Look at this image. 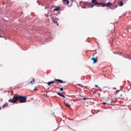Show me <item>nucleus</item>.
Segmentation results:
<instances>
[{
	"mask_svg": "<svg viewBox=\"0 0 131 131\" xmlns=\"http://www.w3.org/2000/svg\"><path fill=\"white\" fill-rule=\"evenodd\" d=\"M60 10V7H57L56 8L54 9V11H56L57 12H58V11H59Z\"/></svg>",
	"mask_w": 131,
	"mask_h": 131,
	"instance_id": "ddd939ff",
	"label": "nucleus"
},
{
	"mask_svg": "<svg viewBox=\"0 0 131 131\" xmlns=\"http://www.w3.org/2000/svg\"><path fill=\"white\" fill-rule=\"evenodd\" d=\"M0 37H2V36H0Z\"/></svg>",
	"mask_w": 131,
	"mask_h": 131,
	"instance_id": "c85d7f7f",
	"label": "nucleus"
},
{
	"mask_svg": "<svg viewBox=\"0 0 131 131\" xmlns=\"http://www.w3.org/2000/svg\"><path fill=\"white\" fill-rule=\"evenodd\" d=\"M101 7H111L112 6V3L111 2H108L106 4L104 3H101Z\"/></svg>",
	"mask_w": 131,
	"mask_h": 131,
	"instance_id": "f03ea898",
	"label": "nucleus"
},
{
	"mask_svg": "<svg viewBox=\"0 0 131 131\" xmlns=\"http://www.w3.org/2000/svg\"><path fill=\"white\" fill-rule=\"evenodd\" d=\"M122 96V95H121V97Z\"/></svg>",
	"mask_w": 131,
	"mask_h": 131,
	"instance_id": "cd10ccee",
	"label": "nucleus"
},
{
	"mask_svg": "<svg viewBox=\"0 0 131 131\" xmlns=\"http://www.w3.org/2000/svg\"><path fill=\"white\" fill-rule=\"evenodd\" d=\"M51 83H55V81H51Z\"/></svg>",
	"mask_w": 131,
	"mask_h": 131,
	"instance_id": "4be33fe9",
	"label": "nucleus"
},
{
	"mask_svg": "<svg viewBox=\"0 0 131 131\" xmlns=\"http://www.w3.org/2000/svg\"><path fill=\"white\" fill-rule=\"evenodd\" d=\"M61 97H62V98H65V96L63 95H62Z\"/></svg>",
	"mask_w": 131,
	"mask_h": 131,
	"instance_id": "b1692460",
	"label": "nucleus"
},
{
	"mask_svg": "<svg viewBox=\"0 0 131 131\" xmlns=\"http://www.w3.org/2000/svg\"><path fill=\"white\" fill-rule=\"evenodd\" d=\"M102 104L103 105H106V104H107V102H102Z\"/></svg>",
	"mask_w": 131,
	"mask_h": 131,
	"instance_id": "aec40b11",
	"label": "nucleus"
},
{
	"mask_svg": "<svg viewBox=\"0 0 131 131\" xmlns=\"http://www.w3.org/2000/svg\"><path fill=\"white\" fill-rule=\"evenodd\" d=\"M92 3L94 4L96 6H98V7H101V6L102 5V4H102V2L98 3L97 0H92Z\"/></svg>",
	"mask_w": 131,
	"mask_h": 131,
	"instance_id": "20e7f679",
	"label": "nucleus"
},
{
	"mask_svg": "<svg viewBox=\"0 0 131 131\" xmlns=\"http://www.w3.org/2000/svg\"><path fill=\"white\" fill-rule=\"evenodd\" d=\"M26 100H27V97L20 96L16 94L14 95L12 99L9 100L8 102L9 103H13V104H15L18 101H19V103H26Z\"/></svg>",
	"mask_w": 131,
	"mask_h": 131,
	"instance_id": "f257e3e1",
	"label": "nucleus"
},
{
	"mask_svg": "<svg viewBox=\"0 0 131 131\" xmlns=\"http://www.w3.org/2000/svg\"><path fill=\"white\" fill-rule=\"evenodd\" d=\"M51 19H52L53 22H54V21H55V17H51Z\"/></svg>",
	"mask_w": 131,
	"mask_h": 131,
	"instance_id": "dca6fc26",
	"label": "nucleus"
},
{
	"mask_svg": "<svg viewBox=\"0 0 131 131\" xmlns=\"http://www.w3.org/2000/svg\"><path fill=\"white\" fill-rule=\"evenodd\" d=\"M88 6L89 7V8H94V7H95V5L92 4H89L88 5Z\"/></svg>",
	"mask_w": 131,
	"mask_h": 131,
	"instance_id": "1a4fd4ad",
	"label": "nucleus"
},
{
	"mask_svg": "<svg viewBox=\"0 0 131 131\" xmlns=\"http://www.w3.org/2000/svg\"><path fill=\"white\" fill-rule=\"evenodd\" d=\"M55 81H57L59 83H66V81H64L62 80L59 79H54Z\"/></svg>",
	"mask_w": 131,
	"mask_h": 131,
	"instance_id": "423d86ee",
	"label": "nucleus"
},
{
	"mask_svg": "<svg viewBox=\"0 0 131 131\" xmlns=\"http://www.w3.org/2000/svg\"><path fill=\"white\" fill-rule=\"evenodd\" d=\"M60 91H61V92H63V91H64V89L63 88H61L60 89Z\"/></svg>",
	"mask_w": 131,
	"mask_h": 131,
	"instance_id": "a211bd4d",
	"label": "nucleus"
},
{
	"mask_svg": "<svg viewBox=\"0 0 131 131\" xmlns=\"http://www.w3.org/2000/svg\"><path fill=\"white\" fill-rule=\"evenodd\" d=\"M63 86H66V85H64Z\"/></svg>",
	"mask_w": 131,
	"mask_h": 131,
	"instance_id": "bb28decb",
	"label": "nucleus"
},
{
	"mask_svg": "<svg viewBox=\"0 0 131 131\" xmlns=\"http://www.w3.org/2000/svg\"><path fill=\"white\" fill-rule=\"evenodd\" d=\"M9 106V104H8V103H5L3 106L2 107L3 108H5V107H8Z\"/></svg>",
	"mask_w": 131,
	"mask_h": 131,
	"instance_id": "9d476101",
	"label": "nucleus"
},
{
	"mask_svg": "<svg viewBox=\"0 0 131 131\" xmlns=\"http://www.w3.org/2000/svg\"><path fill=\"white\" fill-rule=\"evenodd\" d=\"M64 5H69V1L68 0H63Z\"/></svg>",
	"mask_w": 131,
	"mask_h": 131,
	"instance_id": "0eeeda50",
	"label": "nucleus"
},
{
	"mask_svg": "<svg viewBox=\"0 0 131 131\" xmlns=\"http://www.w3.org/2000/svg\"><path fill=\"white\" fill-rule=\"evenodd\" d=\"M119 92H120V90H117L116 91V93H119Z\"/></svg>",
	"mask_w": 131,
	"mask_h": 131,
	"instance_id": "412c9836",
	"label": "nucleus"
},
{
	"mask_svg": "<svg viewBox=\"0 0 131 131\" xmlns=\"http://www.w3.org/2000/svg\"><path fill=\"white\" fill-rule=\"evenodd\" d=\"M127 0H119V6L120 7H122L123 6V5L126 3V1Z\"/></svg>",
	"mask_w": 131,
	"mask_h": 131,
	"instance_id": "7ed1b4c3",
	"label": "nucleus"
},
{
	"mask_svg": "<svg viewBox=\"0 0 131 131\" xmlns=\"http://www.w3.org/2000/svg\"><path fill=\"white\" fill-rule=\"evenodd\" d=\"M34 91H38V89H36V88H35L34 89Z\"/></svg>",
	"mask_w": 131,
	"mask_h": 131,
	"instance_id": "6ab92c4d",
	"label": "nucleus"
},
{
	"mask_svg": "<svg viewBox=\"0 0 131 131\" xmlns=\"http://www.w3.org/2000/svg\"><path fill=\"white\" fill-rule=\"evenodd\" d=\"M35 80L34 79H33L32 81H31L30 82V83H29V84H31V85H32L33 84V82H34Z\"/></svg>",
	"mask_w": 131,
	"mask_h": 131,
	"instance_id": "9b49d317",
	"label": "nucleus"
},
{
	"mask_svg": "<svg viewBox=\"0 0 131 131\" xmlns=\"http://www.w3.org/2000/svg\"><path fill=\"white\" fill-rule=\"evenodd\" d=\"M86 107H89V105H86Z\"/></svg>",
	"mask_w": 131,
	"mask_h": 131,
	"instance_id": "a878e982",
	"label": "nucleus"
},
{
	"mask_svg": "<svg viewBox=\"0 0 131 131\" xmlns=\"http://www.w3.org/2000/svg\"><path fill=\"white\" fill-rule=\"evenodd\" d=\"M96 88H98L99 86L98 85H95Z\"/></svg>",
	"mask_w": 131,
	"mask_h": 131,
	"instance_id": "5701e85b",
	"label": "nucleus"
},
{
	"mask_svg": "<svg viewBox=\"0 0 131 131\" xmlns=\"http://www.w3.org/2000/svg\"><path fill=\"white\" fill-rule=\"evenodd\" d=\"M88 99H89V98H85V97H84L82 99H78V101H81V100H88Z\"/></svg>",
	"mask_w": 131,
	"mask_h": 131,
	"instance_id": "f8f14e48",
	"label": "nucleus"
},
{
	"mask_svg": "<svg viewBox=\"0 0 131 131\" xmlns=\"http://www.w3.org/2000/svg\"><path fill=\"white\" fill-rule=\"evenodd\" d=\"M47 83L48 85H51V84H52V82H48Z\"/></svg>",
	"mask_w": 131,
	"mask_h": 131,
	"instance_id": "f3484780",
	"label": "nucleus"
},
{
	"mask_svg": "<svg viewBox=\"0 0 131 131\" xmlns=\"http://www.w3.org/2000/svg\"><path fill=\"white\" fill-rule=\"evenodd\" d=\"M64 104L67 106V107H68L69 108H70V105L68 104L67 103V101H64Z\"/></svg>",
	"mask_w": 131,
	"mask_h": 131,
	"instance_id": "6e6552de",
	"label": "nucleus"
},
{
	"mask_svg": "<svg viewBox=\"0 0 131 131\" xmlns=\"http://www.w3.org/2000/svg\"><path fill=\"white\" fill-rule=\"evenodd\" d=\"M57 95H58V96H60V97H62L63 96V94L60 93H57Z\"/></svg>",
	"mask_w": 131,
	"mask_h": 131,
	"instance_id": "2eb2a0df",
	"label": "nucleus"
},
{
	"mask_svg": "<svg viewBox=\"0 0 131 131\" xmlns=\"http://www.w3.org/2000/svg\"><path fill=\"white\" fill-rule=\"evenodd\" d=\"M113 101H111V104H113Z\"/></svg>",
	"mask_w": 131,
	"mask_h": 131,
	"instance_id": "393cba45",
	"label": "nucleus"
},
{
	"mask_svg": "<svg viewBox=\"0 0 131 131\" xmlns=\"http://www.w3.org/2000/svg\"><path fill=\"white\" fill-rule=\"evenodd\" d=\"M53 23H55V24H57V26H59V24L58 23V21H56V20H54L53 21Z\"/></svg>",
	"mask_w": 131,
	"mask_h": 131,
	"instance_id": "4468645a",
	"label": "nucleus"
},
{
	"mask_svg": "<svg viewBox=\"0 0 131 131\" xmlns=\"http://www.w3.org/2000/svg\"><path fill=\"white\" fill-rule=\"evenodd\" d=\"M95 56V54L93 55V57L92 58H91V60H92L93 61V64H96V63H97V62H98V57H94Z\"/></svg>",
	"mask_w": 131,
	"mask_h": 131,
	"instance_id": "39448f33",
	"label": "nucleus"
}]
</instances>
